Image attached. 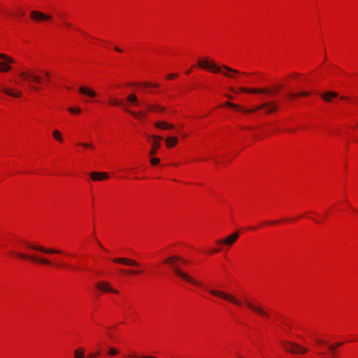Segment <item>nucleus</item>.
I'll use <instances>...</instances> for the list:
<instances>
[{
	"label": "nucleus",
	"instance_id": "f257e3e1",
	"mask_svg": "<svg viewBox=\"0 0 358 358\" xmlns=\"http://www.w3.org/2000/svg\"><path fill=\"white\" fill-rule=\"evenodd\" d=\"M180 261L181 262H185V260L178 256H172L164 260V263L167 264H170L171 266V268L173 271L181 279L189 282L192 284H194L195 285H200V283L194 280L192 277H191L189 275L182 271L178 266L176 264V261Z\"/></svg>",
	"mask_w": 358,
	"mask_h": 358
},
{
	"label": "nucleus",
	"instance_id": "f03ea898",
	"mask_svg": "<svg viewBox=\"0 0 358 358\" xmlns=\"http://www.w3.org/2000/svg\"><path fill=\"white\" fill-rule=\"evenodd\" d=\"M198 66L202 69H209L213 73H221L228 78H234V75L230 73L237 74L240 73L238 70L231 69L226 65L222 66V68L227 71V72H224L220 66H217L213 61L210 62L208 59L199 60Z\"/></svg>",
	"mask_w": 358,
	"mask_h": 358
},
{
	"label": "nucleus",
	"instance_id": "7ed1b4c3",
	"mask_svg": "<svg viewBox=\"0 0 358 358\" xmlns=\"http://www.w3.org/2000/svg\"><path fill=\"white\" fill-rule=\"evenodd\" d=\"M224 106L235 109H241V110L245 113H253L260 109H265L266 113L270 114L275 112L278 108L277 105L274 101L265 102L251 109H241L240 106L229 101H226L224 103Z\"/></svg>",
	"mask_w": 358,
	"mask_h": 358
},
{
	"label": "nucleus",
	"instance_id": "20e7f679",
	"mask_svg": "<svg viewBox=\"0 0 358 358\" xmlns=\"http://www.w3.org/2000/svg\"><path fill=\"white\" fill-rule=\"evenodd\" d=\"M282 344L284 349L292 354H305L308 352V348L292 341H283Z\"/></svg>",
	"mask_w": 358,
	"mask_h": 358
},
{
	"label": "nucleus",
	"instance_id": "39448f33",
	"mask_svg": "<svg viewBox=\"0 0 358 358\" xmlns=\"http://www.w3.org/2000/svg\"><path fill=\"white\" fill-rule=\"evenodd\" d=\"M206 289L213 295L224 299L236 306H241L242 302L237 299L234 296L224 292H221L217 289Z\"/></svg>",
	"mask_w": 358,
	"mask_h": 358
},
{
	"label": "nucleus",
	"instance_id": "423d86ee",
	"mask_svg": "<svg viewBox=\"0 0 358 358\" xmlns=\"http://www.w3.org/2000/svg\"><path fill=\"white\" fill-rule=\"evenodd\" d=\"M19 76L21 77L22 79L29 81L28 85L31 90H35V91H38L40 90L39 87L31 85V83L30 82L32 81L34 83L40 84V83H41V77H39L34 73L26 72V71L20 72L19 73Z\"/></svg>",
	"mask_w": 358,
	"mask_h": 358
},
{
	"label": "nucleus",
	"instance_id": "0eeeda50",
	"mask_svg": "<svg viewBox=\"0 0 358 358\" xmlns=\"http://www.w3.org/2000/svg\"><path fill=\"white\" fill-rule=\"evenodd\" d=\"M17 257L23 259H29L41 264L51 265L52 262L46 258H39L35 255H27L22 252H13Z\"/></svg>",
	"mask_w": 358,
	"mask_h": 358
},
{
	"label": "nucleus",
	"instance_id": "6e6552de",
	"mask_svg": "<svg viewBox=\"0 0 358 358\" xmlns=\"http://www.w3.org/2000/svg\"><path fill=\"white\" fill-rule=\"evenodd\" d=\"M15 60L4 54L0 53V71L6 72L11 69L9 64L14 63Z\"/></svg>",
	"mask_w": 358,
	"mask_h": 358
},
{
	"label": "nucleus",
	"instance_id": "1a4fd4ad",
	"mask_svg": "<svg viewBox=\"0 0 358 358\" xmlns=\"http://www.w3.org/2000/svg\"><path fill=\"white\" fill-rule=\"evenodd\" d=\"M30 17L36 22L48 21L52 19L49 15H46L41 11L32 10L30 13Z\"/></svg>",
	"mask_w": 358,
	"mask_h": 358
},
{
	"label": "nucleus",
	"instance_id": "9d476101",
	"mask_svg": "<svg viewBox=\"0 0 358 358\" xmlns=\"http://www.w3.org/2000/svg\"><path fill=\"white\" fill-rule=\"evenodd\" d=\"M245 304L250 310H252L253 312L256 313L257 314H258L262 317H264L266 318L269 317L268 314L265 311V310L263 308H262L255 303H252L248 300H245Z\"/></svg>",
	"mask_w": 358,
	"mask_h": 358
},
{
	"label": "nucleus",
	"instance_id": "9b49d317",
	"mask_svg": "<svg viewBox=\"0 0 358 358\" xmlns=\"http://www.w3.org/2000/svg\"><path fill=\"white\" fill-rule=\"evenodd\" d=\"M27 245V247L31 250L40 251L41 252L45 253V254H60L61 251L52 249V248H45L41 246L32 245L28 243H25Z\"/></svg>",
	"mask_w": 358,
	"mask_h": 358
},
{
	"label": "nucleus",
	"instance_id": "f8f14e48",
	"mask_svg": "<svg viewBox=\"0 0 358 358\" xmlns=\"http://www.w3.org/2000/svg\"><path fill=\"white\" fill-rule=\"evenodd\" d=\"M96 287L103 293L112 292L118 294V291L111 287L110 284L106 281H101L96 284Z\"/></svg>",
	"mask_w": 358,
	"mask_h": 358
},
{
	"label": "nucleus",
	"instance_id": "ddd939ff",
	"mask_svg": "<svg viewBox=\"0 0 358 358\" xmlns=\"http://www.w3.org/2000/svg\"><path fill=\"white\" fill-rule=\"evenodd\" d=\"M238 236L239 234L238 232H235L224 239L218 240L217 243L231 246L236 241Z\"/></svg>",
	"mask_w": 358,
	"mask_h": 358
},
{
	"label": "nucleus",
	"instance_id": "4468645a",
	"mask_svg": "<svg viewBox=\"0 0 358 358\" xmlns=\"http://www.w3.org/2000/svg\"><path fill=\"white\" fill-rule=\"evenodd\" d=\"M152 138L154 141L152 143V149L150 151V155H155L157 153V150L160 148L159 141L162 140V137L155 135L152 136Z\"/></svg>",
	"mask_w": 358,
	"mask_h": 358
},
{
	"label": "nucleus",
	"instance_id": "2eb2a0df",
	"mask_svg": "<svg viewBox=\"0 0 358 358\" xmlns=\"http://www.w3.org/2000/svg\"><path fill=\"white\" fill-rule=\"evenodd\" d=\"M113 262L115 263H121L125 265L128 266H138L139 264L131 259H127V258H115L113 259Z\"/></svg>",
	"mask_w": 358,
	"mask_h": 358
},
{
	"label": "nucleus",
	"instance_id": "dca6fc26",
	"mask_svg": "<svg viewBox=\"0 0 358 358\" xmlns=\"http://www.w3.org/2000/svg\"><path fill=\"white\" fill-rule=\"evenodd\" d=\"M241 91L244 92L249 93H255V94H268L271 92V90L268 88H257V89H247L244 87H241L240 89Z\"/></svg>",
	"mask_w": 358,
	"mask_h": 358
},
{
	"label": "nucleus",
	"instance_id": "f3484780",
	"mask_svg": "<svg viewBox=\"0 0 358 358\" xmlns=\"http://www.w3.org/2000/svg\"><path fill=\"white\" fill-rule=\"evenodd\" d=\"M90 178L95 181L102 180L104 179L108 178V175L107 173L104 172H92L90 174Z\"/></svg>",
	"mask_w": 358,
	"mask_h": 358
},
{
	"label": "nucleus",
	"instance_id": "a211bd4d",
	"mask_svg": "<svg viewBox=\"0 0 358 358\" xmlns=\"http://www.w3.org/2000/svg\"><path fill=\"white\" fill-rule=\"evenodd\" d=\"M155 126L159 129L166 130L174 128V125L164 121H159L155 123Z\"/></svg>",
	"mask_w": 358,
	"mask_h": 358
},
{
	"label": "nucleus",
	"instance_id": "6ab92c4d",
	"mask_svg": "<svg viewBox=\"0 0 358 358\" xmlns=\"http://www.w3.org/2000/svg\"><path fill=\"white\" fill-rule=\"evenodd\" d=\"M79 92L91 98L96 96V94L94 90L85 87H80L79 88Z\"/></svg>",
	"mask_w": 358,
	"mask_h": 358
},
{
	"label": "nucleus",
	"instance_id": "aec40b11",
	"mask_svg": "<svg viewBox=\"0 0 358 358\" xmlns=\"http://www.w3.org/2000/svg\"><path fill=\"white\" fill-rule=\"evenodd\" d=\"M338 96V94L334 92L329 91L322 94V97L324 101L329 102L331 98H336Z\"/></svg>",
	"mask_w": 358,
	"mask_h": 358
},
{
	"label": "nucleus",
	"instance_id": "412c9836",
	"mask_svg": "<svg viewBox=\"0 0 358 358\" xmlns=\"http://www.w3.org/2000/svg\"><path fill=\"white\" fill-rule=\"evenodd\" d=\"M127 100L128 102L135 106H138V99L135 94H131L128 95L127 97Z\"/></svg>",
	"mask_w": 358,
	"mask_h": 358
},
{
	"label": "nucleus",
	"instance_id": "4be33fe9",
	"mask_svg": "<svg viewBox=\"0 0 358 358\" xmlns=\"http://www.w3.org/2000/svg\"><path fill=\"white\" fill-rule=\"evenodd\" d=\"M165 141H166V143H167L168 148H171L178 143L177 138L173 137V136L167 137Z\"/></svg>",
	"mask_w": 358,
	"mask_h": 358
},
{
	"label": "nucleus",
	"instance_id": "5701e85b",
	"mask_svg": "<svg viewBox=\"0 0 358 358\" xmlns=\"http://www.w3.org/2000/svg\"><path fill=\"white\" fill-rule=\"evenodd\" d=\"M1 91L3 93H5V94H8L9 96H11L13 97H19V96H21V92H13L10 90L7 89V88H2Z\"/></svg>",
	"mask_w": 358,
	"mask_h": 358
},
{
	"label": "nucleus",
	"instance_id": "b1692460",
	"mask_svg": "<svg viewBox=\"0 0 358 358\" xmlns=\"http://www.w3.org/2000/svg\"><path fill=\"white\" fill-rule=\"evenodd\" d=\"M74 358H85V351L83 348H77L74 352Z\"/></svg>",
	"mask_w": 358,
	"mask_h": 358
},
{
	"label": "nucleus",
	"instance_id": "393cba45",
	"mask_svg": "<svg viewBox=\"0 0 358 358\" xmlns=\"http://www.w3.org/2000/svg\"><path fill=\"white\" fill-rule=\"evenodd\" d=\"M343 344V343H336L329 345L328 346V348L331 350V352L332 353L331 358H335L334 353H335V350H336V348L341 346Z\"/></svg>",
	"mask_w": 358,
	"mask_h": 358
},
{
	"label": "nucleus",
	"instance_id": "a878e982",
	"mask_svg": "<svg viewBox=\"0 0 358 358\" xmlns=\"http://www.w3.org/2000/svg\"><path fill=\"white\" fill-rule=\"evenodd\" d=\"M147 107L150 110H157L159 112H163L166 110L165 107L160 106L159 105H148Z\"/></svg>",
	"mask_w": 358,
	"mask_h": 358
},
{
	"label": "nucleus",
	"instance_id": "bb28decb",
	"mask_svg": "<svg viewBox=\"0 0 358 358\" xmlns=\"http://www.w3.org/2000/svg\"><path fill=\"white\" fill-rule=\"evenodd\" d=\"M109 103L113 106H124L125 105L122 101L117 100L116 99H110Z\"/></svg>",
	"mask_w": 358,
	"mask_h": 358
},
{
	"label": "nucleus",
	"instance_id": "cd10ccee",
	"mask_svg": "<svg viewBox=\"0 0 358 358\" xmlns=\"http://www.w3.org/2000/svg\"><path fill=\"white\" fill-rule=\"evenodd\" d=\"M52 135H53V137L56 140H57V141H59L60 142L62 141L63 139H62L61 133L58 130H54L53 132H52Z\"/></svg>",
	"mask_w": 358,
	"mask_h": 358
},
{
	"label": "nucleus",
	"instance_id": "c85d7f7f",
	"mask_svg": "<svg viewBox=\"0 0 358 358\" xmlns=\"http://www.w3.org/2000/svg\"><path fill=\"white\" fill-rule=\"evenodd\" d=\"M125 110L136 118H140L141 116L145 115V114L143 112L135 113L127 109H125Z\"/></svg>",
	"mask_w": 358,
	"mask_h": 358
},
{
	"label": "nucleus",
	"instance_id": "c756f323",
	"mask_svg": "<svg viewBox=\"0 0 358 358\" xmlns=\"http://www.w3.org/2000/svg\"><path fill=\"white\" fill-rule=\"evenodd\" d=\"M310 94L309 92H299L298 94H293V93H290L289 94V96L291 97V98H294L296 96H308Z\"/></svg>",
	"mask_w": 358,
	"mask_h": 358
},
{
	"label": "nucleus",
	"instance_id": "7c9ffc66",
	"mask_svg": "<svg viewBox=\"0 0 358 358\" xmlns=\"http://www.w3.org/2000/svg\"><path fill=\"white\" fill-rule=\"evenodd\" d=\"M108 353L110 356H114L118 354V350L113 347H110L108 350Z\"/></svg>",
	"mask_w": 358,
	"mask_h": 358
},
{
	"label": "nucleus",
	"instance_id": "2f4dec72",
	"mask_svg": "<svg viewBox=\"0 0 358 358\" xmlns=\"http://www.w3.org/2000/svg\"><path fill=\"white\" fill-rule=\"evenodd\" d=\"M68 110H69L70 113H77V114L80 113V111H81V110H80V108H72V107L69 108H68Z\"/></svg>",
	"mask_w": 358,
	"mask_h": 358
},
{
	"label": "nucleus",
	"instance_id": "473e14b6",
	"mask_svg": "<svg viewBox=\"0 0 358 358\" xmlns=\"http://www.w3.org/2000/svg\"><path fill=\"white\" fill-rule=\"evenodd\" d=\"M160 160L159 158H157V157H153L150 159V163L152 164V165H157L159 163Z\"/></svg>",
	"mask_w": 358,
	"mask_h": 358
},
{
	"label": "nucleus",
	"instance_id": "72a5a7b5",
	"mask_svg": "<svg viewBox=\"0 0 358 358\" xmlns=\"http://www.w3.org/2000/svg\"><path fill=\"white\" fill-rule=\"evenodd\" d=\"M142 85H143L144 87H150V86H152V87H159V85H157V84L152 85L150 83H148V82L143 83Z\"/></svg>",
	"mask_w": 358,
	"mask_h": 358
},
{
	"label": "nucleus",
	"instance_id": "f704fd0d",
	"mask_svg": "<svg viewBox=\"0 0 358 358\" xmlns=\"http://www.w3.org/2000/svg\"><path fill=\"white\" fill-rule=\"evenodd\" d=\"M124 272L126 273H130V274H133V275H136V274L140 273V271H136V270L124 271Z\"/></svg>",
	"mask_w": 358,
	"mask_h": 358
},
{
	"label": "nucleus",
	"instance_id": "c9c22d12",
	"mask_svg": "<svg viewBox=\"0 0 358 358\" xmlns=\"http://www.w3.org/2000/svg\"><path fill=\"white\" fill-rule=\"evenodd\" d=\"M78 145H82L84 148H93L92 144H90V143H79Z\"/></svg>",
	"mask_w": 358,
	"mask_h": 358
},
{
	"label": "nucleus",
	"instance_id": "e433bc0d",
	"mask_svg": "<svg viewBox=\"0 0 358 358\" xmlns=\"http://www.w3.org/2000/svg\"><path fill=\"white\" fill-rule=\"evenodd\" d=\"M99 355V352H96V353H92L90 354L87 358H95L96 356H98Z\"/></svg>",
	"mask_w": 358,
	"mask_h": 358
},
{
	"label": "nucleus",
	"instance_id": "4c0bfd02",
	"mask_svg": "<svg viewBox=\"0 0 358 358\" xmlns=\"http://www.w3.org/2000/svg\"><path fill=\"white\" fill-rule=\"evenodd\" d=\"M17 10H18V12H17L16 15L17 16H20V17L23 16L24 13L22 10H20V8H18Z\"/></svg>",
	"mask_w": 358,
	"mask_h": 358
},
{
	"label": "nucleus",
	"instance_id": "58836bf2",
	"mask_svg": "<svg viewBox=\"0 0 358 358\" xmlns=\"http://www.w3.org/2000/svg\"><path fill=\"white\" fill-rule=\"evenodd\" d=\"M176 76H177V74L171 73V74H169L166 78L168 79H173V78H176Z\"/></svg>",
	"mask_w": 358,
	"mask_h": 358
},
{
	"label": "nucleus",
	"instance_id": "ea45409f",
	"mask_svg": "<svg viewBox=\"0 0 358 358\" xmlns=\"http://www.w3.org/2000/svg\"><path fill=\"white\" fill-rule=\"evenodd\" d=\"M316 341L318 344H325L326 343L325 341H322V340H320V339L317 340Z\"/></svg>",
	"mask_w": 358,
	"mask_h": 358
},
{
	"label": "nucleus",
	"instance_id": "a19ab883",
	"mask_svg": "<svg viewBox=\"0 0 358 358\" xmlns=\"http://www.w3.org/2000/svg\"><path fill=\"white\" fill-rule=\"evenodd\" d=\"M114 49H115V51H117L118 52H122V50L120 48L117 47V46H115L114 48Z\"/></svg>",
	"mask_w": 358,
	"mask_h": 358
},
{
	"label": "nucleus",
	"instance_id": "79ce46f5",
	"mask_svg": "<svg viewBox=\"0 0 358 358\" xmlns=\"http://www.w3.org/2000/svg\"><path fill=\"white\" fill-rule=\"evenodd\" d=\"M45 75L46 76V78L48 80H49L50 73L49 72H45Z\"/></svg>",
	"mask_w": 358,
	"mask_h": 358
},
{
	"label": "nucleus",
	"instance_id": "37998d69",
	"mask_svg": "<svg viewBox=\"0 0 358 358\" xmlns=\"http://www.w3.org/2000/svg\"><path fill=\"white\" fill-rule=\"evenodd\" d=\"M220 251V249H213V250L211 252V253H217Z\"/></svg>",
	"mask_w": 358,
	"mask_h": 358
},
{
	"label": "nucleus",
	"instance_id": "c03bdc74",
	"mask_svg": "<svg viewBox=\"0 0 358 358\" xmlns=\"http://www.w3.org/2000/svg\"><path fill=\"white\" fill-rule=\"evenodd\" d=\"M64 24L67 27H71V24L67 22H64Z\"/></svg>",
	"mask_w": 358,
	"mask_h": 358
},
{
	"label": "nucleus",
	"instance_id": "a18cd8bd",
	"mask_svg": "<svg viewBox=\"0 0 358 358\" xmlns=\"http://www.w3.org/2000/svg\"><path fill=\"white\" fill-rule=\"evenodd\" d=\"M341 99H343V100H346L348 98L346 96H341Z\"/></svg>",
	"mask_w": 358,
	"mask_h": 358
},
{
	"label": "nucleus",
	"instance_id": "49530a36",
	"mask_svg": "<svg viewBox=\"0 0 358 358\" xmlns=\"http://www.w3.org/2000/svg\"><path fill=\"white\" fill-rule=\"evenodd\" d=\"M97 243H98V245H99L100 247H101V248H102V245H101V243L99 241H97Z\"/></svg>",
	"mask_w": 358,
	"mask_h": 358
},
{
	"label": "nucleus",
	"instance_id": "de8ad7c7",
	"mask_svg": "<svg viewBox=\"0 0 358 358\" xmlns=\"http://www.w3.org/2000/svg\"><path fill=\"white\" fill-rule=\"evenodd\" d=\"M190 72H191V70H188V71H187L185 72V73H186V74H189V73H190Z\"/></svg>",
	"mask_w": 358,
	"mask_h": 358
},
{
	"label": "nucleus",
	"instance_id": "09e8293b",
	"mask_svg": "<svg viewBox=\"0 0 358 358\" xmlns=\"http://www.w3.org/2000/svg\"><path fill=\"white\" fill-rule=\"evenodd\" d=\"M227 96L229 99H232V96H229V95H227Z\"/></svg>",
	"mask_w": 358,
	"mask_h": 358
},
{
	"label": "nucleus",
	"instance_id": "8fccbe9b",
	"mask_svg": "<svg viewBox=\"0 0 358 358\" xmlns=\"http://www.w3.org/2000/svg\"><path fill=\"white\" fill-rule=\"evenodd\" d=\"M109 337L112 338L111 334H108Z\"/></svg>",
	"mask_w": 358,
	"mask_h": 358
},
{
	"label": "nucleus",
	"instance_id": "3c124183",
	"mask_svg": "<svg viewBox=\"0 0 358 358\" xmlns=\"http://www.w3.org/2000/svg\"><path fill=\"white\" fill-rule=\"evenodd\" d=\"M357 126H358V124H357Z\"/></svg>",
	"mask_w": 358,
	"mask_h": 358
}]
</instances>
